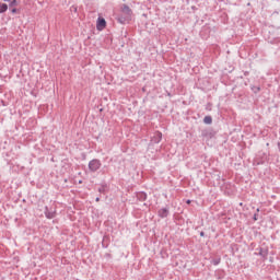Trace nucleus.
Instances as JSON below:
<instances>
[{
	"instance_id": "dca6fc26",
	"label": "nucleus",
	"mask_w": 280,
	"mask_h": 280,
	"mask_svg": "<svg viewBox=\"0 0 280 280\" xmlns=\"http://www.w3.org/2000/svg\"><path fill=\"white\" fill-rule=\"evenodd\" d=\"M12 14H16V8L11 10Z\"/></svg>"
},
{
	"instance_id": "4468645a",
	"label": "nucleus",
	"mask_w": 280,
	"mask_h": 280,
	"mask_svg": "<svg viewBox=\"0 0 280 280\" xmlns=\"http://www.w3.org/2000/svg\"><path fill=\"white\" fill-rule=\"evenodd\" d=\"M253 91H254V93H259L261 91V88L256 86V88L253 89Z\"/></svg>"
},
{
	"instance_id": "7ed1b4c3",
	"label": "nucleus",
	"mask_w": 280,
	"mask_h": 280,
	"mask_svg": "<svg viewBox=\"0 0 280 280\" xmlns=\"http://www.w3.org/2000/svg\"><path fill=\"white\" fill-rule=\"evenodd\" d=\"M163 140V133L161 131H155L151 138V143H161Z\"/></svg>"
},
{
	"instance_id": "f8f14e48",
	"label": "nucleus",
	"mask_w": 280,
	"mask_h": 280,
	"mask_svg": "<svg viewBox=\"0 0 280 280\" xmlns=\"http://www.w3.org/2000/svg\"><path fill=\"white\" fill-rule=\"evenodd\" d=\"M220 261H221L220 258H214V259L211 260V264H212L213 266H219Z\"/></svg>"
},
{
	"instance_id": "9b49d317",
	"label": "nucleus",
	"mask_w": 280,
	"mask_h": 280,
	"mask_svg": "<svg viewBox=\"0 0 280 280\" xmlns=\"http://www.w3.org/2000/svg\"><path fill=\"white\" fill-rule=\"evenodd\" d=\"M203 124H207V126H210V124H213V118L211 116H206L203 118Z\"/></svg>"
},
{
	"instance_id": "6ab92c4d",
	"label": "nucleus",
	"mask_w": 280,
	"mask_h": 280,
	"mask_svg": "<svg viewBox=\"0 0 280 280\" xmlns=\"http://www.w3.org/2000/svg\"><path fill=\"white\" fill-rule=\"evenodd\" d=\"M98 191H100V192L104 191V188H98Z\"/></svg>"
},
{
	"instance_id": "1a4fd4ad",
	"label": "nucleus",
	"mask_w": 280,
	"mask_h": 280,
	"mask_svg": "<svg viewBox=\"0 0 280 280\" xmlns=\"http://www.w3.org/2000/svg\"><path fill=\"white\" fill-rule=\"evenodd\" d=\"M258 255H259L260 257L266 258V257H268V250L260 247V248L258 249Z\"/></svg>"
},
{
	"instance_id": "39448f33",
	"label": "nucleus",
	"mask_w": 280,
	"mask_h": 280,
	"mask_svg": "<svg viewBox=\"0 0 280 280\" xmlns=\"http://www.w3.org/2000/svg\"><path fill=\"white\" fill-rule=\"evenodd\" d=\"M105 27H106V19L98 18L96 21V30H98V32H102V30H104Z\"/></svg>"
},
{
	"instance_id": "9d476101",
	"label": "nucleus",
	"mask_w": 280,
	"mask_h": 280,
	"mask_svg": "<svg viewBox=\"0 0 280 280\" xmlns=\"http://www.w3.org/2000/svg\"><path fill=\"white\" fill-rule=\"evenodd\" d=\"M8 12V5L3 2H0V14Z\"/></svg>"
},
{
	"instance_id": "423d86ee",
	"label": "nucleus",
	"mask_w": 280,
	"mask_h": 280,
	"mask_svg": "<svg viewBox=\"0 0 280 280\" xmlns=\"http://www.w3.org/2000/svg\"><path fill=\"white\" fill-rule=\"evenodd\" d=\"M159 218L165 219L167 215H170V208H162L158 211Z\"/></svg>"
},
{
	"instance_id": "6e6552de",
	"label": "nucleus",
	"mask_w": 280,
	"mask_h": 280,
	"mask_svg": "<svg viewBox=\"0 0 280 280\" xmlns=\"http://www.w3.org/2000/svg\"><path fill=\"white\" fill-rule=\"evenodd\" d=\"M136 198L140 202H145V200H148V194H145L143 191L137 192Z\"/></svg>"
},
{
	"instance_id": "0eeeda50",
	"label": "nucleus",
	"mask_w": 280,
	"mask_h": 280,
	"mask_svg": "<svg viewBox=\"0 0 280 280\" xmlns=\"http://www.w3.org/2000/svg\"><path fill=\"white\" fill-rule=\"evenodd\" d=\"M117 21L118 23H120L121 25H126V23H130V18L126 16V15H118L117 16Z\"/></svg>"
},
{
	"instance_id": "f03ea898",
	"label": "nucleus",
	"mask_w": 280,
	"mask_h": 280,
	"mask_svg": "<svg viewBox=\"0 0 280 280\" xmlns=\"http://www.w3.org/2000/svg\"><path fill=\"white\" fill-rule=\"evenodd\" d=\"M120 12L124 14V16H127V19L132 20V9H130L128 4H122L120 7Z\"/></svg>"
},
{
	"instance_id": "412c9836",
	"label": "nucleus",
	"mask_w": 280,
	"mask_h": 280,
	"mask_svg": "<svg viewBox=\"0 0 280 280\" xmlns=\"http://www.w3.org/2000/svg\"><path fill=\"white\" fill-rule=\"evenodd\" d=\"M3 1H5V2H10V1H12V0H3Z\"/></svg>"
},
{
	"instance_id": "a211bd4d",
	"label": "nucleus",
	"mask_w": 280,
	"mask_h": 280,
	"mask_svg": "<svg viewBox=\"0 0 280 280\" xmlns=\"http://www.w3.org/2000/svg\"><path fill=\"white\" fill-rule=\"evenodd\" d=\"M186 203H187V205H191V200L188 199V200L186 201Z\"/></svg>"
},
{
	"instance_id": "ddd939ff",
	"label": "nucleus",
	"mask_w": 280,
	"mask_h": 280,
	"mask_svg": "<svg viewBox=\"0 0 280 280\" xmlns=\"http://www.w3.org/2000/svg\"><path fill=\"white\" fill-rule=\"evenodd\" d=\"M16 3H18L16 0H12L9 5H10V8H14V5H16Z\"/></svg>"
},
{
	"instance_id": "2eb2a0df",
	"label": "nucleus",
	"mask_w": 280,
	"mask_h": 280,
	"mask_svg": "<svg viewBox=\"0 0 280 280\" xmlns=\"http://www.w3.org/2000/svg\"><path fill=\"white\" fill-rule=\"evenodd\" d=\"M258 215H259V214H257V213L254 214V220H255V222H257Z\"/></svg>"
},
{
	"instance_id": "f257e3e1",
	"label": "nucleus",
	"mask_w": 280,
	"mask_h": 280,
	"mask_svg": "<svg viewBox=\"0 0 280 280\" xmlns=\"http://www.w3.org/2000/svg\"><path fill=\"white\" fill-rule=\"evenodd\" d=\"M102 167V162L97 159H93L89 162V170L90 172H97Z\"/></svg>"
},
{
	"instance_id": "f3484780",
	"label": "nucleus",
	"mask_w": 280,
	"mask_h": 280,
	"mask_svg": "<svg viewBox=\"0 0 280 280\" xmlns=\"http://www.w3.org/2000/svg\"><path fill=\"white\" fill-rule=\"evenodd\" d=\"M200 237H205V232H200Z\"/></svg>"
},
{
	"instance_id": "aec40b11",
	"label": "nucleus",
	"mask_w": 280,
	"mask_h": 280,
	"mask_svg": "<svg viewBox=\"0 0 280 280\" xmlns=\"http://www.w3.org/2000/svg\"><path fill=\"white\" fill-rule=\"evenodd\" d=\"M95 201H96V202H100V197H96Z\"/></svg>"
},
{
	"instance_id": "20e7f679",
	"label": "nucleus",
	"mask_w": 280,
	"mask_h": 280,
	"mask_svg": "<svg viewBox=\"0 0 280 280\" xmlns=\"http://www.w3.org/2000/svg\"><path fill=\"white\" fill-rule=\"evenodd\" d=\"M44 213L47 220H54V218H56V210H49V207L47 206L45 207Z\"/></svg>"
},
{
	"instance_id": "4be33fe9",
	"label": "nucleus",
	"mask_w": 280,
	"mask_h": 280,
	"mask_svg": "<svg viewBox=\"0 0 280 280\" xmlns=\"http://www.w3.org/2000/svg\"><path fill=\"white\" fill-rule=\"evenodd\" d=\"M256 211H257V213H259V208Z\"/></svg>"
}]
</instances>
